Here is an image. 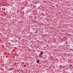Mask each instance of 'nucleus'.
<instances>
[{"label":"nucleus","instance_id":"1","mask_svg":"<svg viewBox=\"0 0 73 73\" xmlns=\"http://www.w3.org/2000/svg\"><path fill=\"white\" fill-rule=\"evenodd\" d=\"M40 62V61H39V59L37 60V63H39Z\"/></svg>","mask_w":73,"mask_h":73},{"label":"nucleus","instance_id":"2","mask_svg":"<svg viewBox=\"0 0 73 73\" xmlns=\"http://www.w3.org/2000/svg\"><path fill=\"white\" fill-rule=\"evenodd\" d=\"M37 3H38V1H37L34 4H35V5H36V4H37Z\"/></svg>","mask_w":73,"mask_h":73},{"label":"nucleus","instance_id":"3","mask_svg":"<svg viewBox=\"0 0 73 73\" xmlns=\"http://www.w3.org/2000/svg\"><path fill=\"white\" fill-rule=\"evenodd\" d=\"M42 53H43V52L42 51H41V52L40 53V54L41 55L42 54Z\"/></svg>","mask_w":73,"mask_h":73},{"label":"nucleus","instance_id":"4","mask_svg":"<svg viewBox=\"0 0 73 73\" xmlns=\"http://www.w3.org/2000/svg\"><path fill=\"white\" fill-rule=\"evenodd\" d=\"M70 66H72V64H70Z\"/></svg>","mask_w":73,"mask_h":73}]
</instances>
